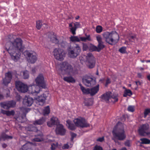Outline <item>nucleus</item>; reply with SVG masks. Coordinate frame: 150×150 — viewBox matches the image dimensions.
I'll list each match as a JSON object with an SVG mask.
<instances>
[{"label":"nucleus","instance_id":"nucleus-1","mask_svg":"<svg viewBox=\"0 0 150 150\" xmlns=\"http://www.w3.org/2000/svg\"><path fill=\"white\" fill-rule=\"evenodd\" d=\"M23 41L20 38H17L14 41L7 42L6 48L10 54L12 59L15 61L18 60L20 58L21 53L24 47L22 45Z\"/></svg>","mask_w":150,"mask_h":150},{"label":"nucleus","instance_id":"nucleus-2","mask_svg":"<svg viewBox=\"0 0 150 150\" xmlns=\"http://www.w3.org/2000/svg\"><path fill=\"white\" fill-rule=\"evenodd\" d=\"M112 132L114 137L118 140L122 141L126 138L124 127L121 122H119L117 123Z\"/></svg>","mask_w":150,"mask_h":150},{"label":"nucleus","instance_id":"nucleus-3","mask_svg":"<svg viewBox=\"0 0 150 150\" xmlns=\"http://www.w3.org/2000/svg\"><path fill=\"white\" fill-rule=\"evenodd\" d=\"M103 35L106 42L111 45L117 43L119 39V35L115 31L105 32Z\"/></svg>","mask_w":150,"mask_h":150},{"label":"nucleus","instance_id":"nucleus-4","mask_svg":"<svg viewBox=\"0 0 150 150\" xmlns=\"http://www.w3.org/2000/svg\"><path fill=\"white\" fill-rule=\"evenodd\" d=\"M67 50L68 57L74 59L79 55L81 49L79 44H75L73 46H69L67 48Z\"/></svg>","mask_w":150,"mask_h":150},{"label":"nucleus","instance_id":"nucleus-5","mask_svg":"<svg viewBox=\"0 0 150 150\" xmlns=\"http://www.w3.org/2000/svg\"><path fill=\"white\" fill-rule=\"evenodd\" d=\"M60 69L63 74L71 75L74 73L72 66L66 61L60 63Z\"/></svg>","mask_w":150,"mask_h":150},{"label":"nucleus","instance_id":"nucleus-6","mask_svg":"<svg viewBox=\"0 0 150 150\" xmlns=\"http://www.w3.org/2000/svg\"><path fill=\"white\" fill-rule=\"evenodd\" d=\"M23 54L29 62L33 64L37 60L36 54L34 51L26 50L24 52Z\"/></svg>","mask_w":150,"mask_h":150},{"label":"nucleus","instance_id":"nucleus-7","mask_svg":"<svg viewBox=\"0 0 150 150\" xmlns=\"http://www.w3.org/2000/svg\"><path fill=\"white\" fill-rule=\"evenodd\" d=\"M74 122L76 126L81 128L87 127L90 126V125L87 123L85 119L81 117L76 118L74 120Z\"/></svg>","mask_w":150,"mask_h":150},{"label":"nucleus","instance_id":"nucleus-8","mask_svg":"<svg viewBox=\"0 0 150 150\" xmlns=\"http://www.w3.org/2000/svg\"><path fill=\"white\" fill-rule=\"evenodd\" d=\"M87 65L89 69L93 68L96 64V59L91 53H88L86 56Z\"/></svg>","mask_w":150,"mask_h":150},{"label":"nucleus","instance_id":"nucleus-9","mask_svg":"<svg viewBox=\"0 0 150 150\" xmlns=\"http://www.w3.org/2000/svg\"><path fill=\"white\" fill-rule=\"evenodd\" d=\"M55 58L58 60L62 61L65 56V53L63 50L59 48H55L54 50Z\"/></svg>","mask_w":150,"mask_h":150},{"label":"nucleus","instance_id":"nucleus-10","mask_svg":"<svg viewBox=\"0 0 150 150\" xmlns=\"http://www.w3.org/2000/svg\"><path fill=\"white\" fill-rule=\"evenodd\" d=\"M16 86L17 90L21 93L26 92L28 90L27 85L21 81H16Z\"/></svg>","mask_w":150,"mask_h":150},{"label":"nucleus","instance_id":"nucleus-11","mask_svg":"<svg viewBox=\"0 0 150 150\" xmlns=\"http://www.w3.org/2000/svg\"><path fill=\"white\" fill-rule=\"evenodd\" d=\"M35 81L37 84L36 86H39L40 88H46V84L44 81L43 76L42 74H39L35 79Z\"/></svg>","mask_w":150,"mask_h":150},{"label":"nucleus","instance_id":"nucleus-12","mask_svg":"<svg viewBox=\"0 0 150 150\" xmlns=\"http://www.w3.org/2000/svg\"><path fill=\"white\" fill-rule=\"evenodd\" d=\"M149 126L147 124H144L140 126L138 130L139 134L142 136H145V134L149 129Z\"/></svg>","mask_w":150,"mask_h":150},{"label":"nucleus","instance_id":"nucleus-13","mask_svg":"<svg viewBox=\"0 0 150 150\" xmlns=\"http://www.w3.org/2000/svg\"><path fill=\"white\" fill-rule=\"evenodd\" d=\"M16 104V102L12 100L7 102L1 103L0 105L2 108L6 109H8L10 108L14 107Z\"/></svg>","mask_w":150,"mask_h":150},{"label":"nucleus","instance_id":"nucleus-14","mask_svg":"<svg viewBox=\"0 0 150 150\" xmlns=\"http://www.w3.org/2000/svg\"><path fill=\"white\" fill-rule=\"evenodd\" d=\"M48 93L46 92L45 93L38 96L36 98V100L38 102L39 104L40 105H42L45 103V100L47 97L48 96Z\"/></svg>","mask_w":150,"mask_h":150},{"label":"nucleus","instance_id":"nucleus-15","mask_svg":"<svg viewBox=\"0 0 150 150\" xmlns=\"http://www.w3.org/2000/svg\"><path fill=\"white\" fill-rule=\"evenodd\" d=\"M40 90V88L39 86L34 85L30 87L28 90L29 93L33 95H36L39 93Z\"/></svg>","mask_w":150,"mask_h":150},{"label":"nucleus","instance_id":"nucleus-16","mask_svg":"<svg viewBox=\"0 0 150 150\" xmlns=\"http://www.w3.org/2000/svg\"><path fill=\"white\" fill-rule=\"evenodd\" d=\"M66 131V129L64 128V127L62 124H59L57 126L55 132L57 134L63 136L65 135Z\"/></svg>","mask_w":150,"mask_h":150},{"label":"nucleus","instance_id":"nucleus-17","mask_svg":"<svg viewBox=\"0 0 150 150\" xmlns=\"http://www.w3.org/2000/svg\"><path fill=\"white\" fill-rule=\"evenodd\" d=\"M12 74L11 71H9L5 74V77L3 80V83L6 86L10 83L12 78Z\"/></svg>","mask_w":150,"mask_h":150},{"label":"nucleus","instance_id":"nucleus-18","mask_svg":"<svg viewBox=\"0 0 150 150\" xmlns=\"http://www.w3.org/2000/svg\"><path fill=\"white\" fill-rule=\"evenodd\" d=\"M59 122L58 120V118L54 117H52L50 119V121L48 122L47 125L49 127H51L54 125H59Z\"/></svg>","mask_w":150,"mask_h":150},{"label":"nucleus","instance_id":"nucleus-19","mask_svg":"<svg viewBox=\"0 0 150 150\" xmlns=\"http://www.w3.org/2000/svg\"><path fill=\"white\" fill-rule=\"evenodd\" d=\"M33 103V98L29 96H25L23 100V103L27 106H31Z\"/></svg>","mask_w":150,"mask_h":150},{"label":"nucleus","instance_id":"nucleus-20","mask_svg":"<svg viewBox=\"0 0 150 150\" xmlns=\"http://www.w3.org/2000/svg\"><path fill=\"white\" fill-rule=\"evenodd\" d=\"M83 82L86 86L89 87L95 83V81L92 78L89 77L87 79H83Z\"/></svg>","mask_w":150,"mask_h":150},{"label":"nucleus","instance_id":"nucleus-21","mask_svg":"<svg viewBox=\"0 0 150 150\" xmlns=\"http://www.w3.org/2000/svg\"><path fill=\"white\" fill-rule=\"evenodd\" d=\"M96 39L98 44V52H99L101 49H103L105 47V45H103V42L102 41V38L100 36L96 37Z\"/></svg>","mask_w":150,"mask_h":150},{"label":"nucleus","instance_id":"nucleus-22","mask_svg":"<svg viewBox=\"0 0 150 150\" xmlns=\"http://www.w3.org/2000/svg\"><path fill=\"white\" fill-rule=\"evenodd\" d=\"M48 37L50 38L51 41L53 43L58 44L59 43V40L57 38L56 36L54 35L53 32L50 33V35H49Z\"/></svg>","mask_w":150,"mask_h":150},{"label":"nucleus","instance_id":"nucleus-23","mask_svg":"<svg viewBox=\"0 0 150 150\" xmlns=\"http://www.w3.org/2000/svg\"><path fill=\"white\" fill-rule=\"evenodd\" d=\"M111 92H106L101 95L100 98L104 100L107 102L109 101V99L111 98Z\"/></svg>","mask_w":150,"mask_h":150},{"label":"nucleus","instance_id":"nucleus-24","mask_svg":"<svg viewBox=\"0 0 150 150\" xmlns=\"http://www.w3.org/2000/svg\"><path fill=\"white\" fill-rule=\"evenodd\" d=\"M99 85H97L90 89V94L91 96H93L96 94L99 90Z\"/></svg>","mask_w":150,"mask_h":150},{"label":"nucleus","instance_id":"nucleus-25","mask_svg":"<svg viewBox=\"0 0 150 150\" xmlns=\"http://www.w3.org/2000/svg\"><path fill=\"white\" fill-rule=\"evenodd\" d=\"M46 119L44 117H42L39 119L36 120L33 122V124L34 125H43L45 122Z\"/></svg>","mask_w":150,"mask_h":150},{"label":"nucleus","instance_id":"nucleus-26","mask_svg":"<svg viewBox=\"0 0 150 150\" xmlns=\"http://www.w3.org/2000/svg\"><path fill=\"white\" fill-rule=\"evenodd\" d=\"M63 80L68 83H74L76 82V80L71 76H64Z\"/></svg>","mask_w":150,"mask_h":150},{"label":"nucleus","instance_id":"nucleus-27","mask_svg":"<svg viewBox=\"0 0 150 150\" xmlns=\"http://www.w3.org/2000/svg\"><path fill=\"white\" fill-rule=\"evenodd\" d=\"M66 122L67 123V125L69 129L73 130L76 129L75 126L70 120H67L66 121Z\"/></svg>","mask_w":150,"mask_h":150},{"label":"nucleus","instance_id":"nucleus-28","mask_svg":"<svg viewBox=\"0 0 150 150\" xmlns=\"http://www.w3.org/2000/svg\"><path fill=\"white\" fill-rule=\"evenodd\" d=\"M12 138V136L8 135L4 133H2L0 137V140H1V139L4 140L7 139H11Z\"/></svg>","mask_w":150,"mask_h":150},{"label":"nucleus","instance_id":"nucleus-29","mask_svg":"<svg viewBox=\"0 0 150 150\" xmlns=\"http://www.w3.org/2000/svg\"><path fill=\"white\" fill-rule=\"evenodd\" d=\"M50 112V106H47L45 107L43 111V114L44 116L48 115Z\"/></svg>","mask_w":150,"mask_h":150},{"label":"nucleus","instance_id":"nucleus-30","mask_svg":"<svg viewBox=\"0 0 150 150\" xmlns=\"http://www.w3.org/2000/svg\"><path fill=\"white\" fill-rule=\"evenodd\" d=\"M132 95V91L130 89H126L124 92L123 96L127 97V96H131Z\"/></svg>","mask_w":150,"mask_h":150},{"label":"nucleus","instance_id":"nucleus-31","mask_svg":"<svg viewBox=\"0 0 150 150\" xmlns=\"http://www.w3.org/2000/svg\"><path fill=\"white\" fill-rule=\"evenodd\" d=\"M45 24L46 25V24L43 23L42 22L41 20H38L36 21V27L38 30H40L42 26Z\"/></svg>","mask_w":150,"mask_h":150},{"label":"nucleus","instance_id":"nucleus-32","mask_svg":"<svg viewBox=\"0 0 150 150\" xmlns=\"http://www.w3.org/2000/svg\"><path fill=\"white\" fill-rule=\"evenodd\" d=\"M69 27H71L70 28V31L71 32L72 34L73 35H74L76 34V27L74 26L73 27V25L72 23H70L69 24Z\"/></svg>","mask_w":150,"mask_h":150},{"label":"nucleus","instance_id":"nucleus-33","mask_svg":"<svg viewBox=\"0 0 150 150\" xmlns=\"http://www.w3.org/2000/svg\"><path fill=\"white\" fill-rule=\"evenodd\" d=\"M70 39L72 42H79L80 39L77 36H71L70 37Z\"/></svg>","mask_w":150,"mask_h":150},{"label":"nucleus","instance_id":"nucleus-34","mask_svg":"<svg viewBox=\"0 0 150 150\" xmlns=\"http://www.w3.org/2000/svg\"><path fill=\"white\" fill-rule=\"evenodd\" d=\"M140 140L141 141V144H150V140L146 138H141Z\"/></svg>","mask_w":150,"mask_h":150},{"label":"nucleus","instance_id":"nucleus-35","mask_svg":"<svg viewBox=\"0 0 150 150\" xmlns=\"http://www.w3.org/2000/svg\"><path fill=\"white\" fill-rule=\"evenodd\" d=\"M81 90L84 94H90V90L89 88L86 89L84 87H82Z\"/></svg>","mask_w":150,"mask_h":150},{"label":"nucleus","instance_id":"nucleus-36","mask_svg":"<svg viewBox=\"0 0 150 150\" xmlns=\"http://www.w3.org/2000/svg\"><path fill=\"white\" fill-rule=\"evenodd\" d=\"M23 76L24 79H27L29 77V74L28 71L25 70L23 72Z\"/></svg>","mask_w":150,"mask_h":150},{"label":"nucleus","instance_id":"nucleus-37","mask_svg":"<svg viewBox=\"0 0 150 150\" xmlns=\"http://www.w3.org/2000/svg\"><path fill=\"white\" fill-rule=\"evenodd\" d=\"M80 40L82 41H86L87 40L91 41V39L89 35H88L86 37H80Z\"/></svg>","mask_w":150,"mask_h":150},{"label":"nucleus","instance_id":"nucleus-38","mask_svg":"<svg viewBox=\"0 0 150 150\" xmlns=\"http://www.w3.org/2000/svg\"><path fill=\"white\" fill-rule=\"evenodd\" d=\"M136 38V36L135 35H130L128 37L129 40L132 42H134Z\"/></svg>","mask_w":150,"mask_h":150},{"label":"nucleus","instance_id":"nucleus-39","mask_svg":"<svg viewBox=\"0 0 150 150\" xmlns=\"http://www.w3.org/2000/svg\"><path fill=\"white\" fill-rule=\"evenodd\" d=\"M58 44H59V46L60 47L62 48H65L67 45L68 43L66 41H62L60 43H58Z\"/></svg>","mask_w":150,"mask_h":150},{"label":"nucleus","instance_id":"nucleus-40","mask_svg":"<svg viewBox=\"0 0 150 150\" xmlns=\"http://www.w3.org/2000/svg\"><path fill=\"white\" fill-rule=\"evenodd\" d=\"M33 140L35 142H40L43 140V139L40 135H39L34 138Z\"/></svg>","mask_w":150,"mask_h":150},{"label":"nucleus","instance_id":"nucleus-41","mask_svg":"<svg viewBox=\"0 0 150 150\" xmlns=\"http://www.w3.org/2000/svg\"><path fill=\"white\" fill-rule=\"evenodd\" d=\"M118 95L113 94L111 95V98L113 99L114 100V102H115L118 100Z\"/></svg>","mask_w":150,"mask_h":150},{"label":"nucleus","instance_id":"nucleus-42","mask_svg":"<svg viewBox=\"0 0 150 150\" xmlns=\"http://www.w3.org/2000/svg\"><path fill=\"white\" fill-rule=\"evenodd\" d=\"M150 113V108L145 109L144 112V117L146 118L147 115Z\"/></svg>","mask_w":150,"mask_h":150},{"label":"nucleus","instance_id":"nucleus-43","mask_svg":"<svg viewBox=\"0 0 150 150\" xmlns=\"http://www.w3.org/2000/svg\"><path fill=\"white\" fill-rule=\"evenodd\" d=\"M102 31V28L100 25H98L97 26L96 28V31L98 33H101Z\"/></svg>","mask_w":150,"mask_h":150},{"label":"nucleus","instance_id":"nucleus-44","mask_svg":"<svg viewBox=\"0 0 150 150\" xmlns=\"http://www.w3.org/2000/svg\"><path fill=\"white\" fill-rule=\"evenodd\" d=\"M90 50L92 51H98V47H97L96 46L94 45H93L91 46L90 47Z\"/></svg>","mask_w":150,"mask_h":150},{"label":"nucleus","instance_id":"nucleus-45","mask_svg":"<svg viewBox=\"0 0 150 150\" xmlns=\"http://www.w3.org/2000/svg\"><path fill=\"white\" fill-rule=\"evenodd\" d=\"M119 52L122 53H125L126 51V48L125 47H121L119 49Z\"/></svg>","mask_w":150,"mask_h":150},{"label":"nucleus","instance_id":"nucleus-46","mask_svg":"<svg viewBox=\"0 0 150 150\" xmlns=\"http://www.w3.org/2000/svg\"><path fill=\"white\" fill-rule=\"evenodd\" d=\"M15 113V111L13 110H12L11 111H8L6 115L8 116L10 115L13 116L14 115Z\"/></svg>","mask_w":150,"mask_h":150},{"label":"nucleus","instance_id":"nucleus-47","mask_svg":"<svg viewBox=\"0 0 150 150\" xmlns=\"http://www.w3.org/2000/svg\"><path fill=\"white\" fill-rule=\"evenodd\" d=\"M28 145V144H24L20 149V150H27Z\"/></svg>","mask_w":150,"mask_h":150},{"label":"nucleus","instance_id":"nucleus-48","mask_svg":"<svg viewBox=\"0 0 150 150\" xmlns=\"http://www.w3.org/2000/svg\"><path fill=\"white\" fill-rule=\"evenodd\" d=\"M93 150H103V148L100 146L96 145L94 148Z\"/></svg>","mask_w":150,"mask_h":150},{"label":"nucleus","instance_id":"nucleus-49","mask_svg":"<svg viewBox=\"0 0 150 150\" xmlns=\"http://www.w3.org/2000/svg\"><path fill=\"white\" fill-rule=\"evenodd\" d=\"M127 110L128 111L131 112H133L134 111V107L133 106H129L127 108Z\"/></svg>","mask_w":150,"mask_h":150},{"label":"nucleus","instance_id":"nucleus-50","mask_svg":"<svg viewBox=\"0 0 150 150\" xmlns=\"http://www.w3.org/2000/svg\"><path fill=\"white\" fill-rule=\"evenodd\" d=\"M71 141H73L74 139V138L76 137V134L73 132H71Z\"/></svg>","mask_w":150,"mask_h":150},{"label":"nucleus","instance_id":"nucleus-51","mask_svg":"<svg viewBox=\"0 0 150 150\" xmlns=\"http://www.w3.org/2000/svg\"><path fill=\"white\" fill-rule=\"evenodd\" d=\"M111 82V81L110 79L108 78H107L106 80V83L105 84V87H107L108 85Z\"/></svg>","mask_w":150,"mask_h":150},{"label":"nucleus","instance_id":"nucleus-52","mask_svg":"<svg viewBox=\"0 0 150 150\" xmlns=\"http://www.w3.org/2000/svg\"><path fill=\"white\" fill-rule=\"evenodd\" d=\"M58 144L57 143L56 144H54L53 143L51 144V149L52 150H54L55 149L56 147H57V146Z\"/></svg>","mask_w":150,"mask_h":150},{"label":"nucleus","instance_id":"nucleus-53","mask_svg":"<svg viewBox=\"0 0 150 150\" xmlns=\"http://www.w3.org/2000/svg\"><path fill=\"white\" fill-rule=\"evenodd\" d=\"M88 49V47L87 45L86 44H83V51H86Z\"/></svg>","mask_w":150,"mask_h":150},{"label":"nucleus","instance_id":"nucleus-54","mask_svg":"<svg viewBox=\"0 0 150 150\" xmlns=\"http://www.w3.org/2000/svg\"><path fill=\"white\" fill-rule=\"evenodd\" d=\"M124 144L126 146L130 147V146L129 140H126V141L125 142Z\"/></svg>","mask_w":150,"mask_h":150},{"label":"nucleus","instance_id":"nucleus-55","mask_svg":"<svg viewBox=\"0 0 150 150\" xmlns=\"http://www.w3.org/2000/svg\"><path fill=\"white\" fill-rule=\"evenodd\" d=\"M69 145L68 144H65L62 146V149H68L69 148Z\"/></svg>","mask_w":150,"mask_h":150},{"label":"nucleus","instance_id":"nucleus-56","mask_svg":"<svg viewBox=\"0 0 150 150\" xmlns=\"http://www.w3.org/2000/svg\"><path fill=\"white\" fill-rule=\"evenodd\" d=\"M74 26L76 27V28L79 27L80 25L79 23L78 22H76V23H74Z\"/></svg>","mask_w":150,"mask_h":150},{"label":"nucleus","instance_id":"nucleus-57","mask_svg":"<svg viewBox=\"0 0 150 150\" xmlns=\"http://www.w3.org/2000/svg\"><path fill=\"white\" fill-rule=\"evenodd\" d=\"M31 131L34 132H37L38 131V128L37 127H32L30 130Z\"/></svg>","mask_w":150,"mask_h":150},{"label":"nucleus","instance_id":"nucleus-58","mask_svg":"<svg viewBox=\"0 0 150 150\" xmlns=\"http://www.w3.org/2000/svg\"><path fill=\"white\" fill-rule=\"evenodd\" d=\"M104 140V138L103 137H100L97 139V141L98 142H102Z\"/></svg>","mask_w":150,"mask_h":150},{"label":"nucleus","instance_id":"nucleus-59","mask_svg":"<svg viewBox=\"0 0 150 150\" xmlns=\"http://www.w3.org/2000/svg\"><path fill=\"white\" fill-rule=\"evenodd\" d=\"M7 111H8L3 110V109H1V113L4 115H7Z\"/></svg>","mask_w":150,"mask_h":150},{"label":"nucleus","instance_id":"nucleus-60","mask_svg":"<svg viewBox=\"0 0 150 150\" xmlns=\"http://www.w3.org/2000/svg\"><path fill=\"white\" fill-rule=\"evenodd\" d=\"M30 109L29 108H25L24 111L25 112V114L27 113L30 110Z\"/></svg>","mask_w":150,"mask_h":150},{"label":"nucleus","instance_id":"nucleus-61","mask_svg":"<svg viewBox=\"0 0 150 150\" xmlns=\"http://www.w3.org/2000/svg\"><path fill=\"white\" fill-rule=\"evenodd\" d=\"M105 81V78H103V79H100L99 81L100 82H101L102 83H104Z\"/></svg>","mask_w":150,"mask_h":150},{"label":"nucleus","instance_id":"nucleus-62","mask_svg":"<svg viewBox=\"0 0 150 150\" xmlns=\"http://www.w3.org/2000/svg\"><path fill=\"white\" fill-rule=\"evenodd\" d=\"M148 136V137L150 138V132H148L145 134V136Z\"/></svg>","mask_w":150,"mask_h":150},{"label":"nucleus","instance_id":"nucleus-63","mask_svg":"<svg viewBox=\"0 0 150 150\" xmlns=\"http://www.w3.org/2000/svg\"><path fill=\"white\" fill-rule=\"evenodd\" d=\"M135 83H136L137 86H138V85H141V82L139 81H136Z\"/></svg>","mask_w":150,"mask_h":150},{"label":"nucleus","instance_id":"nucleus-64","mask_svg":"<svg viewBox=\"0 0 150 150\" xmlns=\"http://www.w3.org/2000/svg\"><path fill=\"white\" fill-rule=\"evenodd\" d=\"M137 76L139 78H142V74L141 73H138L137 74Z\"/></svg>","mask_w":150,"mask_h":150}]
</instances>
